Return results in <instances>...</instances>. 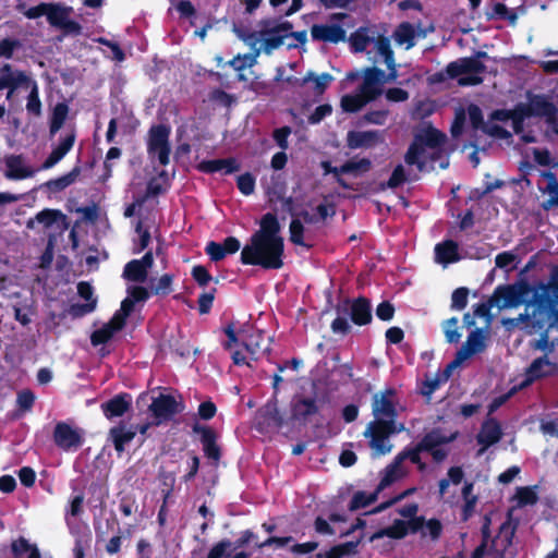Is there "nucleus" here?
<instances>
[{
	"label": "nucleus",
	"instance_id": "20e7f679",
	"mask_svg": "<svg viewBox=\"0 0 558 558\" xmlns=\"http://www.w3.org/2000/svg\"><path fill=\"white\" fill-rule=\"evenodd\" d=\"M338 314H349L350 320L356 326L369 325L373 320L371 300L366 296L345 298L336 306Z\"/></svg>",
	"mask_w": 558,
	"mask_h": 558
},
{
	"label": "nucleus",
	"instance_id": "c9c22d12",
	"mask_svg": "<svg viewBox=\"0 0 558 558\" xmlns=\"http://www.w3.org/2000/svg\"><path fill=\"white\" fill-rule=\"evenodd\" d=\"M374 101L366 94L361 92L356 94H345L341 97L340 106L344 112L355 113L364 108L367 104Z\"/></svg>",
	"mask_w": 558,
	"mask_h": 558
},
{
	"label": "nucleus",
	"instance_id": "37998d69",
	"mask_svg": "<svg viewBox=\"0 0 558 558\" xmlns=\"http://www.w3.org/2000/svg\"><path fill=\"white\" fill-rule=\"evenodd\" d=\"M148 271L137 262V259L130 260L123 270V277L126 280L134 282H144L147 279Z\"/></svg>",
	"mask_w": 558,
	"mask_h": 558
},
{
	"label": "nucleus",
	"instance_id": "4d7b16f0",
	"mask_svg": "<svg viewBox=\"0 0 558 558\" xmlns=\"http://www.w3.org/2000/svg\"><path fill=\"white\" fill-rule=\"evenodd\" d=\"M425 451L423 448H421L420 444L417 442L415 447L413 448H404L401 452H399L397 456L402 458V462L407 459H409L413 464H416L420 470L425 469V463L422 462L421 459V452Z\"/></svg>",
	"mask_w": 558,
	"mask_h": 558
},
{
	"label": "nucleus",
	"instance_id": "a878e982",
	"mask_svg": "<svg viewBox=\"0 0 558 558\" xmlns=\"http://www.w3.org/2000/svg\"><path fill=\"white\" fill-rule=\"evenodd\" d=\"M76 140V133L72 130L61 138L57 147L52 149L49 156L41 163V169H50L61 161L65 155L72 149Z\"/></svg>",
	"mask_w": 558,
	"mask_h": 558
},
{
	"label": "nucleus",
	"instance_id": "5fc2aeb1",
	"mask_svg": "<svg viewBox=\"0 0 558 558\" xmlns=\"http://www.w3.org/2000/svg\"><path fill=\"white\" fill-rule=\"evenodd\" d=\"M494 17H498L504 21H509L511 24H514L518 20L517 13L510 10L502 2H497L494 4L493 12L488 14V20H492Z\"/></svg>",
	"mask_w": 558,
	"mask_h": 558
},
{
	"label": "nucleus",
	"instance_id": "ea45409f",
	"mask_svg": "<svg viewBox=\"0 0 558 558\" xmlns=\"http://www.w3.org/2000/svg\"><path fill=\"white\" fill-rule=\"evenodd\" d=\"M433 151L428 155L424 153L423 159L427 162V169L425 171L434 170L436 163L440 169H446L449 166V156L442 148V146L432 149Z\"/></svg>",
	"mask_w": 558,
	"mask_h": 558
},
{
	"label": "nucleus",
	"instance_id": "39448f33",
	"mask_svg": "<svg viewBox=\"0 0 558 558\" xmlns=\"http://www.w3.org/2000/svg\"><path fill=\"white\" fill-rule=\"evenodd\" d=\"M170 133L171 129L166 124L153 125L148 131L147 151L149 155H157L161 166H167L170 161Z\"/></svg>",
	"mask_w": 558,
	"mask_h": 558
},
{
	"label": "nucleus",
	"instance_id": "f704fd0d",
	"mask_svg": "<svg viewBox=\"0 0 558 558\" xmlns=\"http://www.w3.org/2000/svg\"><path fill=\"white\" fill-rule=\"evenodd\" d=\"M409 533V524H407V521H403V520H400V519H397L395 520V522L385 527V529H380L378 530L377 532H375L369 541L373 542L375 539H379L384 536H387V537H390V538H393V539H401L403 537H405Z\"/></svg>",
	"mask_w": 558,
	"mask_h": 558
},
{
	"label": "nucleus",
	"instance_id": "6ab92c4d",
	"mask_svg": "<svg viewBox=\"0 0 558 558\" xmlns=\"http://www.w3.org/2000/svg\"><path fill=\"white\" fill-rule=\"evenodd\" d=\"M446 71L450 78H457L462 74H484L486 65L477 59L464 57L448 63Z\"/></svg>",
	"mask_w": 558,
	"mask_h": 558
},
{
	"label": "nucleus",
	"instance_id": "680f3d73",
	"mask_svg": "<svg viewBox=\"0 0 558 558\" xmlns=\"http://www.w3.org/2000/svg\"><path fill=\"white\" fill-rule=\"evenodd\" d=\"M232 549V542L223 538L217 542L208 551L206 558H223L229 557Z\"/></svg>",
	"mask_w": 558,
	"mask_h": 558
},
{
	"label": "nucleus",
	"instance_id": "9d476101",
	"mask_svg": "<svg viewBox=\"0 0 558 558\" xmlns=\"http://www.w3.org/2000/svg\"><path fill=\"white\" fill-rule=\"evenodd\" d=\"M396 390L387 388L375 393L372 399V413L374 420H393L397 422L398 410L396 407Z\"/></svg>",
	"mask_w": 558,
	"mask_h": 558
},
{
	"label": "nucleus",
	"instance_id": "cd10ccee",
	"mask_svg": "<svg viewBox=\"0 0 558 558\" xmlns=\"http://www.w3.org/2000/svg\"><path fill=\"white\" fill-rule=\"evenodd\" d=\"M5 177L10 180H24L32 178L35 173L29 167L24 166L21 155H11L5 158Z\"/></svg>",
	"mask_w": 558,
	"mask_h": 558
},
{
	"label": "nucleus",
	"instance_id": "f03ea898",
	"mask_svg": "<svg viewBox=\"0 0 558 558\" xmlns=\"http://www.w3.org/2000/svg\"><path fill=\"white\" fill-rule=\"evenodd\" d=\"M446 134L441 131L429 125L414 135L413 142L410 144L405 155L404 161L409 166H416L418 171L427 169V162L422 156L425 153V147L434 149L442 146L446 143Z\"/></svg>",
	"mask_w": 558,
	"mask_h": 558
},
{
	"label": "nucleus",
	"instance_id": "9b49d317",
	"mask_svg": "<svg viewBox=\"0 0 558 558\" xmlns=\"http://www.w3.org/2000/svg\"><path fill=\"white\" fill-rule=\"evenodd\" d=\"M241 343L244 349L251 354L253 360H257L259 354L270 351L269 339L263 330L254 329L252 326L243 328L239 331Z\"/></svg>",
	"mask_w": 558,
	"mask_h": 558
},
{
	"label": "nucleus",
	"instance_id": "c756f323",
	"mask_svg": "<svg viewBox=\"0 0 558 558\" xmlns=\"http://www.w3.org/2000/svg\"><path fill=\"white\" fill-rule=\"evenodd\" d=\"M458 437V432L446 435L441 432L440 428H433L430 432L426 433L422 439L418 441L421 448L426 450H433L441 445L450 444L454 441Z\"/></svg>",
	"mask_w": 558,
	"mask_h": 558
},
{
	"label": "nucleus",
	"instance_id": "7c9ffc66",
	"mask_svg": "<svg viewBox=\"0 0 558 558\" xmlns=\"http://www.w3.org/2000/svg\"><path fill=\"white\" fill-rule=\"evenodd\" d=\"M361 542H362V537H360L355 541H350V542H344V543L333 545L325 553H318L316 555V558H345V557L355 556L359 554V546H360Z\"/></svg>",
	"mask_w": 558,
	"mask_h": 558
},
{
	"label": "nucleus",
	"instance_id": "8fccbe9b",
	"mask_svg": "<svg viewBox=\"0 0 558 558\" xmlns=\"http://www.w3.org/2000/svg\"><path fill=\"white\" fill-rule=\"evenodd\" d=\"M263 38V48L266 54H270L274 50L278 49L283 45L284 38L288 37V34H278V33H269V34H259Z\"/></svg>",
	"mask_w": 558,
	"mask_h": 558
},
{
	"label": "nucleus",
	"instance_id": "2eb2a0df",
	"mask_svg": "<svg viewBox=\"0 0 558 558\" xmlns=\"http://www.w3.org/2000/svg\"><path fill=\"white\" fill-rule=\"evenodd\" d=\"M529 102L525 105L531 117L545 118L546 122H554L558 114L557 106L541 94H527Z\"/></svg>",
	"mask_w": 558,
	"mask_h": 558
},
{
	"label": "nucleus",
	"instance_id": "052dcab7",
	"mask_svg": "<svg viewBox=\"0 0 558 558\" xmlns=\"http://www.w3.org/2000/svg\"><path fill=\"white\" fill-rule=\"evenodd\" d=\"M255 183V177L251 172L242 173L236 178V186L245 196H250L254 193Z\"/></svg>",
	"mask_w": 558,
	"mask_h": 558
},
{
	"label": "nucleus",
	"instance_id": "49530a36",
	"mask_svg": "<svg viewBox=\"0 0 558 558\" xmlns=\"http://www.w3.org/2000/svg\"><path fill=\"white\" fill-rule=\"evenodd\" d=\"M36 220L44 225L46 228H50L58 221H66V216L60 209L46 208L37 213Z\"/></svg>",
	"mask_w": 558,
	"mask_h": 558
},
{
	"label": "nucleus",
	"instance_id": "1a4fd4ad",
	"mask_svg": "<svg viewBox=\"0 0 558 558\" xmlns=\"http://www.w3.org/2000/svg\"><path fill=\"white\" fill-rule=\"evenodd\" d=\"M54 445L63 451H75L84 442V430L66 422H58L52 434Z\"/></svg>",
	"mask_w": 558,
	"mask_h": 558
},
{
	"label": "nucleus",
	"instance_id": "58836bf2",
	"mask_svg": "<svg viewBox=\"0 0 558 558\" xmlns=\"http://www.w3.org/2000/svg\"><path fill=\"white\" fill-rule=\"evenodd\" d=\"M393 37L398 45H405L410 49L415 45V28L411 23L403 22L396 28Z\"/></svg>",
	"mask_w": 558,
	"mask_h": 558
},
{
	"label": "nucleus",
	"instance_id": "72a5a7b5",
	"mask_svg": "<svg viewBox=\"0 0 558 558\" xmlns=\"http://www.w3.org/2000/svg\"><path fill=\"white\" fill-rule=\"evenodd\" d=\"M405 472L402 468V458L396 456L392 462L385 468L384 475L377 485V492H381L389 487L395 482L402 478Z\"/></svg>",
	"mask_w": 558,
	"mask_h": 558
},
{
	"label": "nucleus",
	"instance_id": "09e8293b",
	"mask_svg": "<svg viewBox=\"0 0 558 558\" xmlns=\"http://www.w3.org/2000/svg\"><path fill=\"white\" fill-rule=\"evenodd\" d=\"M272 20L264 19L259 22L260 31L259 34H269V33H278V34H290L292 33L293 24L290 21H283L271 26Z\"/></svg>",
	"mask_w": 558,
	"mask_h": 558
},
{
	"label": "nucleus",
	"instance_id": "5701e85b",
	"mask_svg": "<svg viewBox=\"0 0 558 558\" xmlns=\"http://www.w3.org/2000/svg\"><path fill=\"white\" fill-rule=\"evenodd\" d=\"M313 40L338 44L344 41L347 34L341 25L338 24H314L311 28Z\"/></svg>",
	"mask_w": 558,
	"mask_h": 558
},
{
	"label": "nucleus",
	"instance_id": "2f4dec72",
	"mask_svg": "<svg viewBox=\"0 0 558 558\" xmlns=\"http://www.w3.org/2000/svg\"><path fill=\"white\" fill-rule=\"evenodd\" d=\"M136 435V432L126 428L123 422L113 426L109 430V438L111 439L114 450L121 454L125 450V445L130 444Z\"/></svg>",
	"mask_w": 558,
	"mask_h": 558
},
{
	"label": "nucleus",
	"instance_id": "774afa93",
	"mask_svg": "<svg viewBox=\"0 0 558 558\" xmlns=\"http://www.w3.org/2000/svg\"><path fill=\"white\" fill-rule=\"evenodd\" d=\"M369 37L361 29L355 31L350 36L351 47L355 52H363L369 44Z\"/></svg>",
	"mask_w": 558,
	"mask_h": 558
},
{
	"label": "nucleus",
	"instance_id": "bf43d9fd",
	"mask_svg": "<svg viewBox=\"0 0 558 558\" xmlns=\"http://www.w3.org/2000/svg\"><path fill=\"white\" fill-rule=\"evenodd\" d=\"M96 306L97 301H92L89 303H74L68 307L66 314L71 316L73 319L81 318L94 312Z\"/></svg>",
	"mask_w": 558,
	"mask_h": 558
},
{
	"label": "nucleus",
	"instance_id": "393cba45",
	"mask_svg": "<svg viewBox=\"0 0 558 558\" xmlns=\"http://www.w3.org/2000/svg\"><path fill=\"white\" fill-rule=\"evenodd\" d=\"M240 163L233 157L229 158H218V159H209L202 160L196 165V170L203 173H215L219 171H223L225 174H231L240 170Z\"/></svg>",
	"mask_w": 558,
	"mask_h": 558
},
{
	"label": "nucleus",
	"instance_id": "603ef678",
	"mask_svg": "<svg viewBox=\"0 0 558 558\" xmlns=\"http://www.w3.org/2000/svg\"><path fill=\"white\" fill-rule=\"evenodd\" d=\"M458 318L451 317L442 323V331L448 343H458L461 339V332L458 326Z\"/></svg>",
	"mask_w": 558,
	"mask_h": 558
},
{
	"label": "nucleus",
	"instance_id": "6e6d98bb",
	"mask_svg": "<svg viewBox=\"0 0 558 558\" xmlns=\"http://www.w3.org/2000/svg\"><path fill=\"white\" fill-rule=\"evenodd\" d=\"M290 241L300 246L312 247L304 242V226L299 219H292L289 226Z\"/></svg>",
	"mask_w": 558,
	"mask_h": 558
},
{
	"label": "nucleus",
	"instance_id": "473e14b6",
	"mask_svg": "<svg viewBox=\"0 0 558 558\" xmlns=\"http://www.w3.org/2000/svg\"><path fill=\"white\" fill-rule=\"evenodd\" d=\"M124 327L119 324L113 317L108 323L104 324L102 327L96 329L90 335V343L93 347L108 343L113 336L121 331Z\"/></svg>",
	"mask_w": 558,
	"mask_h": 558
},
{
	"label": "nucleus",
	"instance_id": "f8f14e48",
	"mask_svg": "<svg viewBox=\"0 0 558 558\" xmlns=\"http://www.w3.org/2000/svg\"><path fill=\"white\" fill-rule=\"evenodd\" d=\"M192 432L199 435L204 456L215 464H218L222 452L220 446L217 444L218 435L216 430L211 426L195 423L192 426Z\"/></svg>",
	"mask_w": 558,
	"mask_h": 558
},
{
	"label": "nucleus",
	"instance_id": "79ce46f5",
	"mask_svg": "<svg viewBox=\"0 0 558 558\" xmlns=\"http://www.w3.org/2000/svg\"><path fill=\"white\" fill-rule=\"evenodd\" d=\"M380 492H377V488L373 492L367 494L366 492L359 490L354 493L350 504H349V510L350 511H356L359 509L365 508L373 502L377 500L378 494Z\"/></svg>",
	"mask_w": 558,
	"mask_h": 558
},
{
	"label": "nucleus",
	"instance_id": "338daca9",
	"mask_svg": "<svg viewBox=\"0 0 558 558\" xmlns=\"http://www.w3.org/2000/svg\"><path fill=\"white\" fill-rule=\"evenodd\" d=\"M468 113L472 128L474 130L483 131L486 126V123L484 122L482 109L477 105L471 104L468 107Z\"/></svg>",
	"mask_w": 558,
	"mask_h": 558
},
{
	"label": "nucleus",
	"instance_id": "ddd939ff",
	"mask_svg": "<svg viewBox=\"0 0 558 558\" xmlns=\"http://www.w3.org/2000/svg\"><path fill=\"white\" fill-rule=\"evenodd\" d=\"M531 303L539 313L553 312L558 304V280L550 284H539L535 288Z\"/></svg>",
	"mask_w": 558,
	"mask_h": 558
},
{
	"label": "nucleus",
	"instance_id": "0eeeda50",
	"mask_svg": "<svg viewBox=\"0 0 558 558\" xmlns=\"http://www.w3.org/2000/svg\"><path fill=\"white\" fill-rule=\"evenodd\" d=\"M184 408V403L177 401L172 395L160 393L158 397L153 398L148 410L154 417L155 426H158L171 421L177 414L183 412Z\"/></svg>",
	"mask_w": 558,
	"mask_h": 558
},
{
	"label": "nucleus",
	"instance_id": "4c0bfd02",
	"mask_svg": "<svg viewBox=\"0 0 558 558\" xmlns=\"http://www.w3.org/2000/svg\"><path fill=\"white\" fill-rule=\"evenodd\" d=\"M81 173V168L75 166L70 172L47 181L44 185L51 192L58 193L73 184Z\"/></svg>",
	"mask_w": 558,
	"mask_h": 558
},
{
	"label": "nucleus",
	"instance_id": "f3484780",
	"mask_svg": "<svg viewBox=\"0 0 558 558\" xmlns=\"http://www.w3.org/2000/svg\"><path fill=\"white\" fill-rule=\"evenodd\" d=\"M502 435L500 423L494 417H487L483 422L481 430L476 435V441L482 446L478 450V454H483L487 448L499 442Z\"/></svg>",
	"mask_w": 558,
	"mask_h": 558
},
{
	"label": "nucleus",
	"instance_id": "e2e57ef3",
	"mask_svg": "<svg viewBox=\"0 0 558 558\" xmlns=\"http://www.w3.org/2000/svg\"><path fill=\"white\" fill-rule=\"evenodd\" d=\"M134 307L135 302L128 296L121 302L120 308L113 314L112 317L124 327L126 319L134 311Z\"/></svg>",
	"mask_w": 558,
	"mask_h": 558
},
{
	"label": "nucleus",
	"instance_id": "e433bc0d",
	"mask_svg": "<svg viewBox=\"0 0 558 558\" xmlns=\"http://www.w3.org/2000/svg\"><path fill=\"white\" fill-rule=\"evenodd\" d=\"M69 105L65 101H61L56 104L52 109L50 120H49V135L50 137L54 136L60 129L63 126L68 116H69Z\"/></svg>",
	"mask_w": 558,
	"mask_h": 558
},
{
	"label": "nucleus",
	"instance_id": "aec40b11",
	"mask_svg": "<svg viewBox=\"0 0 558 558\" xmlns=\"http://www.w3.org/2000/svg\"><path fill=\"white\" fill-rule=\"evenodd\" d=\"M384 141L378 130L349 131L347 134V146L350 149L371 148Z\"/></svg>",
	"mask_w": 558,
	"mask_h": 558
},
{
	"label": "nucleus",
	"instance_id": "b1692460",
	"mask_svg": "<svg viewBox=\"0 0 558 558\" xmlns=\"http://www.w3.org/2000/svg\"><path fill=\"white\" fill-rule=\"evenodd\" d=\"M132 407V398L129 393L122 392L101 403L100 408L108 420L123 416Z\"/></svg>",
	"mask_w": 558,
	"mask_h": 558
},
{
	"label": "nucleus",
	"instance_id": "13d9d810",
	"mask_svg": "<svg viewBox=\"0 0 558 558\" xmlns=\"http://www.w3.org/2000/svg\"><path fill=\"white\" fill-rule=\"evenodd\" d=\"M49 2H40L39 4L26 9V4L21 2L16 5V10L23 13L27 19L35 20L43 15L47 16Z\"/></svg>",
	"mask_w": 558,
	"mask_h": 558
},
{
	"label": "nucleus",
	"instance_id": "3c124183",
	"mask_svg": "<svg viewBox=\"0 0 558 558\" xmlns=\"http://www.w3.org/2000/svg\"><path fill=\"white\" fill-rule=\"evenodd\" d=\"M174 276L171 274H163L156 283H153L150 287L151 293L154 295L166 296L172 292Z\"/></svg>",
	"mask_w": 558,
	"mask_h": 558
},
{
	"label": "nucleus",
	"instance_id": "412c9836",
	"mask_svg": "<svg viewBox=\"0 0 558 558\" xmlns=\"http://www.w3.org/2000/svg\"><path fill=\"white\" fill-rule=\"evenodd\" d=\"M486 349V333L482 328H475L472 330L466 341L457 351L459 359L466 361L474 354L481 353Z\"/></svg>",
	"mask_w": 558,
	"mask_h": 558
},
{
	"label": "nucleus",
	"instance_id": "c03bdc74",
	"mask_svg": "<svg viewBox=\"0 0 558 558\" xmlns=\"http://www.w3.org/2000/svg\"><path fill=\"white\" fill-rule=\"evenodd\" d=\"M35 399V393L29 389L19 391L16 397L19 410L13 414V418H19L23 413L31 411L34 407Z\"/></svg>",
	"mask_w": 558,
	"mask_h": 558
},
{
	"label": "nucleus",
	"instance_id": "a211bd4d",
	"mask_svg": "<svg viewBox=\"0 0 558 558\" xmlns=\"http://www.w3.org/2000/svg\"><path fill=\"white\" fill-rule=\"evenodd\" d=\"M284 420L276 403H267L257 413L256 425L260 432L278 430L282 428Z\"/></svg>",
	"mask_w": 558,
	"mask_h": 558
},
{
	"label": "nucleus",
	"instance_id": "69168bd1",
	"mask_svg": "<svg viewBox=\"0 0 558 558\" xmlns=\"http://www.w3.org/2000/svg\"><path fill=\"white\" fill-rule=\"evenodd\" d=\"M22 46L21 41L16 38H3L0 40V58L11 59L16 49Z\"/></svg>",
	"mask_w": 558,
	"mask_h": 558
},
{
	"label": "nucleus",
	"instance_id": "c85d7f7f",
	"mask_svg": "<svg viewBox=\"0 0 558 558\" xmlns=\"http://www.w3.org/2000/svg\"><path fill=\"white\" fill-rule=\"evenodd\" d=\"M2 74L0 75V90L9 89L8 97L22 84H26L29 82L28 76L23 71H17L14 75L12 73V66L9 63H5L1 68Z\"/></svg>",
	"mask_w": 558,
	"mask_h": 558
},
{
	"label": "nucleus",
	"instance_id": "6e6552de",
	"mask_svg": "<svg viewBox=\"0 0 558 558\" xmlns=\"http://www.w3.org/2000/svg\"><path fill=\"white\" fill-rule=\"evenodd\" d=\"M531 291L527 283L521 286H498L492 298L499 308L517 307L525 302V295Z\"/></svg>",
	"mask_w": 558,
	"mask_h": 558
},
{
	"label": "nucleus",
	"instance_id": "423d86ee",
	"mask_svg": "<svg viewBox=\"0 0 558 558\" xmlns=\"http://www.w3.org/2000/svg\"><path fill=\"white\" fill-rule=\"evenodd\" d=\"M72 12V7L49 2L47 21L50 26L61 29L64 35H80L82 25L70 19Z\"/></svg>",
	"mask_w": 558,
	"mask_h": 558
},
{
	"label": "nucleus",
	"instance_id": "4be33fe9",
	"mask_svg": "<svg viewBox=\"0 0 558 558\" xmlns=\"http://www.w3.org/2000/svg\"><path fill=\"white\" fill-rule=\"evenodd\" d=\"M319 408L313 398L295 396L291 401V418L305 423L308 417L317 414Z\"/></svg>",
	"mask_w": 558,
	"mask_h": 558
},
{
	"label": "nucleus",
	"instance_id": "dca6fc26",
	"mask_svg": "<svg viewBox=\"0 0 558 558\" xmlns=\"http://www.w3.org/2000/svg\"><path fill=\"white\" fill-rule=\"evenodd\" d=\"M386 73L377 66H369L364 70L362 84L359 92L366 94L371 99L376 100L383 94V85L385 84Z\"/></svg>",
	"mask_w": 558,
	"mask_h": 558
},
{
	"label": "nucleus",
	"instance_id": "7ed1b4c3",
	"mask_svg": "<svg viewBox=\"0 0 558 558\" xmlns=\"http://www.w3.org/2000/svg\"><path fill=\"white\" fill-rule=\"evenodd\" d=\"M403 430V423L395 422L393 420H373L367 424L363 436L369 439L368 446L376 456H385L392 450L390 436L400 434Z\"/></svg>",
	"mask_w": 558,
	"mask_h": 558
},
{
	"label": "nucleus",
	"instance_id": "0e129e2a",
	"mask_svg": "<svg viewBox=\"0 0 558 558\" xmlns=\"http://www.w3.org/2000/svg\"><path fill=\"white\" fill-rule=\"evenodd\" d=\"M531 114L527 111L525 105H518L514 110H512V116L510 119L512 120L513 131L519 133L523 129V121L525 118H530Z\"/></svg>",
	"mask_w": 558,
	"mask_h": 558
},
{
	"label": "nucleus",
	"instance_id": "864d4df0",
	"mask_svg": "<svg viewBox=\"0 0 558 558\" xmlns=\"http://www.w3.org/2000/svg\"><path fill=\"white\" fill-rule=\"evenodd\" d=\"M41 101L39 98V90L36 82H33L32 89L27 96L26 110L29 114L35 117L41 116Z\"/></svg>",
	"mask_w": 558,
	"mask_h": 558
},
{
	"label": "nucleus",
	"instance_id": "a18cd8bd",
	"mask_svg": "<svg viewBox=\"0 0 558 558\" xmlns=\"http://www.w3.org/2000/svg\"><path fill=\"white\" fill-rule=\"evenodd\" d=\"M158 480L161 485V494L165 504H167L168 499L171 497L175 484V474L173 472L166 471L165 469H160L158 472Z\"/></svg>",
	"mask_w": 558,
	"mask_h": 558
},
{
	"label": "nucleus",
	"instance_id": "bb28decb",
	"mask_svg": "<svg viewBox=\"0 0 558 558\" xmlns=\"http://www.w3.org/2000/svg\"><path fill=\"white\" fill-rule=\"evenodd\" d=\"M435 260L438 264L447 266L461 259L459 255V245L453 240H445L435 245Z\"/></svg>",
	"mask_w": 558,
	"mask_h": 558
},
{
	"label": "nucleus",
	"instance_id": "4468645a",
	"mask_svg": "<svg viewBox=\"0 0 558 558\" xmlns=\"http://www.w3.org/2000/svg\"><path fill=\"white\" fill-rule=\"evenodd\" d=\"M558 373L556 363L550 362L547 355L535 359L525 371V378L521 384V388L532 385L534 381L554 376Z\"/></svg>",
	"mask_w": 558,
	"mask_h": 558
},
{
	"label": "nucleus",
	"instance_id": "de8ad7c7",
	"mask_svg": "<svg viewBox=\"0 0 558 558\" xmlns=\"http://www.w3.org/2000/svg\"><path fill=\"white\" fill-rule=\"evenodd\" d=\"M536 486H521L517 487L515 499L519 507L533 506L538 501Z\"/></svg>",
	"mask_w": 558,
	"mask_h": 558
},
{
	"label": "nucleus",
	"instance_id": "a19ab883",
	"mask_svg": "<svg viewBox=\"0 0 558 558\" xmlns=\"http://www.w3.org/2000/svg\"><path fill=\"white\" fill-rule=\"evenodd\" d=\"M372 168V161L368 158H362L357 161L348 160L342 166L339 167L340 177L342 174H353L359 175L360 173H364L369 171Z\"/></svg>",
	"mask_w": 558,
	"mask_h": 558
},
{
	"label": "nucleus",
	"instance_id": "f257e3e1",
	"mask_svg": "<svg viewBox=\"0 0 558 558\" xmlns=\"http://www.w3.org/2000/svg\"><path fill=\"white\" fill-rule=\"evenodd\" d=\"M259 229L242 247L240 260L243 265L259 266L265 270H278L284 266V239L275 213L262 216Z\"/></svg>",
	"mask_w": 558,
	"mask_h": 558
}]
</instances>
